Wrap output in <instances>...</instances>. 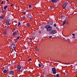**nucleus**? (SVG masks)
Masks as SVG:
<instances>
[{"label": "nucleus", "mask_w": 77, "mask_h": 77, "mask_svg": "<svg viewBox=\"0 0 77 77\" xmlns=\"http://www.w3.org/2000/svg\"><path fill=\"white\" fill-rule=\"evenodd\" d=\"M45 28L47 29V30L48 32H51V30H52V27L51 26H50L49 25H47L45 26Z\"/></svg>", "instance_id": "nucleus-1"}, {"label": "nucleus", "mask_w": 77, "mask_h": 77, "mask_svg": "<svg viewBox=\"0 0 77 77\" xmlns=\"http://www.w3.org/2000/svg\"><path fill=\"white\" fill-rule=\"evenodd\" d=\"M57 33V31L55 29H53L50 31L49 33L50 34H52V35H53L54 34H55V33Z\"/></svg>", "instance_id": "nucleus-2"}, {"label": "nucleus", "mask_w": 77, "mask_h": 77, "mask_svg": "<svg viewBox=\"0 0 77 77\" xmlns=\"http://www.w3.org/2000/svg\"><path fill=\"white\" fill-rule=\"evenodd\" d=\"M5 23L7 26H8L11 23V21L10 19H7L5 22Z\"/></svg>", "instance_id": "nucleus-3"}, {"label": "nucleus", "mask_w": 77, "mask_h": 77, "mask_svg": "<svg viewBox=\"0 0 77 77\" xmlns=\"http://www.w3.org/2000/svg\"><path fill=\"white\" fill-rule=\"evenodd\" d=\"M11 46L12 50L14 51V50H15V45L14 44H12L11 45Z\"/></svg>", "instance_id": "nucleus-4"}, {"label": "nucleus", "mask_w": 77, "mask_h": 77, "mask_svg": "<svg viewBox=\"0 0 77 77\" xmlns=\"http://www.w3.org/2000/svg\"><path fill=\"white\" fill-rule=\"evenodd\" d=\"M21 69V66L20 65H18L17 67V71H20Z\"/></svg>", "instance_id": "nucleus-5"}, {"label": "nucleus", "mask_w": 77, "mask_h": 77, "mask_svg": "<svg viewBox=\"0 0 77 77\" xmlns=\"http://www.w3.org/2000/svg\"><path fill=\"white\" fill-rule=\"evenodd\" d=\"M12 74H14V71L13 70H10L9 71V74L12 75Z\"/></svg>", "instance_id": "nucleus-6"}, {"label": "nucleus", "mask_w": 77, "mask_h": 77, "mask_svg": "<svg viewBox=\"0 0 77 77\" xmlns=\"http://www.w3.org/2000/svg\"><path fill=\"white\" fill-rule=\"evenodd\" d=\"M47 24H50V25H53V22L52 21H51L50 22H47Z\"/></svg>", "instance_id": "nucleus-7"}, {"label": "nucleus", "mask_w": 77, "mask_h": 77, "mask_svg": "<svg viewBox=\"0 0 77 77\" xmlns=\"http://www.w3.org/2000/svg\"><path fill=\"white\" fill-rule=\"evenodd\" d=\"M59 0H52L51 2L52 3H56V2H59Z\"/></svg>", "instance_id": "nucleus-8"}, {"label": "nucleus", "mask_w": 77, "mask_h": 77, "mask_svg": "<svg viewBox=\"0 0 77 77\" xmlns=\"http://www.w3.org/2000/svg\"><path fill=\"white\" fill-rule=\"evenodd\" d=\"M17 32H18V30H16L15 31L13 32V35L14 36V35H15V34H16Z\"/></svg>", "instance_id": "nucleus-9"}, {"label": "nucleus", "mask_w": 77, "mask_h": 77, "mask_svg": "<svg viewBox=\"0 0 77 77\" xmlns=\"http://www.w3.org/2000/svg\"><path fill=\"white\" fill-rule=\"evenodd\" d=\"M56 70H54V71H53V72H53V74H56Z\"/></svg>", "instance_id": "nucleus-10"}, {"label": "nucleus", "mask_w": 77, "mask_h": 77, "mask_svg": "<svg viewBox=\"0 0 77 77\" xmlns=\"http://www.w3.org/2000/svg\"><path fill=\"white\" fill-rule=\"evenodd\" d=\"M3 72V73H4V74H6V73L7 72V70H4Z\"/></svg>", "instance_id": "nucleus-11"}, {"label": "nucleus", "mask_w": 77, "mask_h": 77, "mask_svg": "<svg viewBox=\"0 0 77 77\" xmlns=\"http://www.w3.org/2000/svg\"><path fill=\"white\" fill-rule=\"evenodd\" d=\"M52 71L53 72V71H56V69L55 68H52Z\"/></svg>", "instance_id": "nucleus-12"}, {"label": "nucleus", "mask_w": 77, "mask_h": 77, "mask_svg": "<svg viewBox=\"0 0 77 77\" xmlns=\"http://www.w3.org/2000/svg\"><path fill=\"white\" fill-rule=\"evenodd\" d=\"M63 8L64 9H65L66 8V5L64 4H63Z\"/></svg>", "instance_id": "nucleus-13"}, {"label": "nucleus", "mask_w": 77, "mask_h": 77, "mask_svg": "<svg viewBox=\"0 0 77 77\" xmlns=\"http://www.w3.org/2000/svg\"><path fill=\"white\" fill-rule=\"evenodd\" d=\"M66 23V21H64L63 23V25H65V24Z\"/></svg>", "instance_id": "nucleus-14"}, {"label": "nucleus", "mask_w": 77, "mask_h": 77, "mask_svg": "<svg viewBox=\"0 0 77 77\" xmlns=\"http://www.w3.org/2000/svg\"><path fill=\"white\" fill-rule=\"evenodd\" d=\"M35 49L36 50H37V51H39V49H38V48L37 47L35 48Z\"/></svg>", "instance_id": "nucleus-15"}, {"label": "nucleus", "mask_w": 77, "mask_h": 77, "mask_svg": "<svg viewBox=\"0 0 77 77\" xmlns=\"http://www.w3.org/2000/svg\"><path fill=\"white\" fill-rule=\"evenodd\" d=\"M8 8V6H5L4 7V9H6Z\"/></svg>", "instance_id": "nucleus-16"}, {"label": "nucleus", "mask_w": 77, "mask_h": 77, "mask_svg": "<svg viewBox=\"0 0 77 77\" xmlns=\"http://www.w3.org/2000/svg\"><path fill=\"white\" fill-rule=\"evenodd\" d=\"M26 26H27V27H29L30 26V24L29 23H27L26 24Z\"/></svg>", "instance_id": "nucleus-17"}, {"label": "nucleus", "mask_w": 77, "mask_h": 77, "mask_svg": "<svg viewBox=\"0 0 77 77\" xmlns=\"http://www.w3.org/2000/svg\"><path fill=\"white\" fill-rule=\"evenodd\" d=\"M0 18L2 19H4V17L2 16H0Z\"/></svg>", "instance_id": "nucleus-18"}, {"label": "nucleus", "mask_w": 77, "mask_h": 77, "mask_svg": "<svg viewBox=\"0 0 77 77\" xmlns=\"http://www.w3.org/2000/svg\"><path fill=\"white\" fill-rule=\"evenodd\" d=\"M33 36H36V34L34 33L32 34Z\"/></svg>", "instance_id": "nucleus-19"}, {"label": "nucleus", "mask_w": 77, "mask_h": 77, "mask_svg": "<svg viewBox=\"0 0 77 77\" xmlns=\"http://www.w3.org/2000/svg\"><path fill=\"white\" fill-rule=\"evenodd\" d=\"M64 5H65L66 6V5H68V2H66L65 3H64Z\"/></svg>", "instance_id": "nucleus-20"}, {"label": "nucleus", "mask_w": 77, "mask_h": 77, "mask_svg": "<svg viewBox=\"0 0 77 77\" xmlns=\"http://www.w3.org/2000/svg\"><path fill=\"white\" fill-rule=\"evenodd\" d=\"M23 13L24 14V15H26V12L25 11H23Z\"/></svg>", "instance_id": "nucleus-21"}, {"label": "nucleus", "mask_w": 77, "mask_h": 77, "mask_svg": "<svg viewBox=\"0 0 77 77\" xmlns=\"http://www.w3.org/2000/svg\"><path fill=\"white\" fill-rule=\"evenodd\" d=\"M53 8H54V7L53 6H51L50 7V8L51 9H52Z\"/></svg>", "instance_id": "nucleus-22"}, {"label": "nucleus", "mask_w": 77, "mask_h": 77, "mask_svg": "<svg viewBox=\"0 0 77 77\" xmlns=\"http://www.w3.org/2000/svg\"><path fill=\"white\" fill-rule=\"evenodd\" d=\"M20 39V37L19 36L17 37V38H16V40H18V39Z\"/></svg>", "instance_id": "nucleus-23"}, {"label": "nucleus", "mask_w": 77, "mask_h": 77, "mask_svg": "<svg viewBox=\"0 0 77 77\" xmlns=\"http://www.w3.org/2000/svg\"><path fill=\"white\" fill-rule=\"evenodd\" d=\"M38 66L39 67H41V64L40 63H38Z\"/></svg>", "instance_id": "nucleus-24"}, {"label": "nucleus", "mask_w": 77, "mask_h": 77, "mask_svg": "<svg viewBox=\"0 0 77 77\" xmlns=\"http://www.w3.org/2000/svg\"><path fill=\"white\" fill-rule=\"evenodd\" d=\"M60 17H61V18H62L64 17V16L63 15V16H61Z\"/></svg>", "instance_id": "nucleus-25"}, {"label": "nucleus", "mask_w": 77, "mask_h": 77, "mask_svg": "<svg viewBox=\"0 0 77 77\" xmlns=\"http://www.w3.org/2000/svg\"><path fill=\"white\" fill-rule=\"evenodd\" d=\"M54 27H56V26H57V25H56V24H54Z\"/></svg>", "instance_id": "nucleus-26"}, {"label": "nucleus", "mask_w": 77, "mask_h": 77, "mask_svg": "<svg viewBox=\"0 0 77 77\" xmlns=\"http://www.w3.org/2000/svg\"><path fill=\"white\" fill-rule=\"evenodd\" d=\"M4 34L5 35H6V31H4Z\"/></svg>", "instance_id": "nucleus-27"}, {"label": "nucleus", "mask_w": 77, "mask_h": 77, "mask_svg": "<svg viewBox=\"0 0 77 77\" xmlns=\"http://www.w3.org/2000/svg\"><path fill=\"white\" fill-rule=\"evenodd\" d=\"M59 75L58 74H57L56 75V77H59Z\"/></svg>", "instance_id": "nucleus-28"}, {"label": "nucleus", "mask_w": 77, "mask_h": 77, "mask_svg": "<svg viewBox=\"0 0 77 77\" xmlns=\"http://www.w3.org/2000/svg\"><path fill=\"white\" fill-rule=\"evenodd\" d=\"M20 22H18V26H20Z\"/></svg>", "instance_id": "nucleus-29"}, {"label": "nucleus", "mask_w": 77, "mask_h": 77, "mask_svg": "<svg viewBox=\"0 0 77 77\" xmlns=\"http://www.w3.org/2000/svg\"><path fill=\"white\" fill-rule=\"evenodd\" d=\"M24 70V69H22L21 70V72H22V71H23Z\"/></svg>", "instance_id": "nucleus-30"}, {"label": "nucleus", "mask_w": 77, "mask_h": 77, "mask_svg": "<svg viewBox=\"0 0 77 77\" xmlns=\"http://www.w3.org/2000/svg\"><path fill=\"white\" fill-rule=\"evenodd\" d=\"M13 29L14 30H15L16 28H15V27H13Z\"/></svg>", "instance_id": "nucleus-31"}, {"label": "nucleus", "mask_w": 77, "mask_h": 77, "mask_svg": "<svg viewBox=\"0 0 77 77\" xmlns=\"http://www.w3.org/2000/svg\"><path fill=\"white\" fill-rule=\"evenodd\" d=\"M67 41H69V42L70 41V40L68 38L67 39Z\"/></svg>", "instance_id": "nucleus-32"}, {"label": "nucleus", "mask_w": 77, "mask_h": 77, "mask_svg": "<svg viewBox=\"0 0 77 77\" xmlns=\"http://www.w3.org/2000/svg\"><path fill=\"white\" fill-rule=\"evenodd\" d=\"M29 8H30L32 7V6L31 5H29Z\"/></svg>", "instance_id": "nucleus-33"}, {"label": "nucleus", "mask_w": 77, "mask_h": 77, "mask_svg": "<svg viewBox=\"0 0 77 77\" xmlns=\"http://www.w3.org/2000/svg\"><path fill=\"white\" fill-rule=\"evenodd\" d=\"M28 61H30L31 60V59H28Z\"/></svg>", "instance_id": "nucleus-34"}, {"label": "nucleus", "mask_w": 77, "mask_h": 77, "mask_svg": "<svg viewBox=\"0 0 77 77\" xmlns=\"http://www.w3.org/2000/svg\"><path fill=\"white\" fill-rule=\"evenodd\" d=\"M66 24H69V23H68V22H67L66 23Z\"/></svg>", "instance_id": "nucleus-35"}, {"label": "nucleus", "mask_w": 77, "mask_h": 77, "mask_svg": "<svg viewBox=\"0 0 77 77\" xmlns=\"http://www.w3.org/2000/svg\"><path fill=\"white\" fill-rule=\"evenodd\" d=\"M1 4H3V1H2L1 2Z\"/></svg>", "instance_id": "nucleus-36"}, {"label": "nucleus", "mask_w": 77, "mask_h": 77, "mask_svg": "<svg viewBox=\"0 0 77 77\" xmlns=\"http://www.w3.org/2000/svg\"><path fill=\"white\" fill-rule=\"evenodd\" d=\"M51 37H52V36H49V38H51Z\"/></svg>", "instance_id": "nucleus-37"}, {"label": "nucleus", "mask_w": 77, "mask_h": 77, "mask_svg": "<svg viewBox=\"0 0 77 77\" xmlns=\"http://www.w3.org/2000/svg\"><path fill=\"white\" fill-rule=\"evenodd\" d=\"M72 35H73V36H74V35H75V34L74 33H73L72 34Z\"/></svg>", "instance_id": "nucleus-38"}, {"label": "nucleus", "mask_w": 77, "mask_h": 77, "mask_svg": "<svg viewBox=\"0 0 77 77\" xmlns=\"http://www.w3.org/2000/svg\"><path fill=\"white\" fill-rule=\"evenodd\" d=\"M2 13H4V12H5V11H2Z\"/></svg>", "instance_id": "nucleus-39"}, {"label": "nucleus", "mask_w": 77, "mask_h": 77, "mask_svg": "<svg viewBox=\"0 0 77 77\" xmlns=\"http://www.w3.org/2000/svg\"><path fill=\"white\" fill-rule=\"evenodd\" d=\"M10 6L11 7H12V6H13V5H10Z\"/></svg>", "instance_id": "nucleus-40"}, {"label": "nucleus", "mask_w": 77, "mask_h": 77, "mask_svg": "<svg viewBox=\"0 0 77 77\" xmlns=\"http://www.w3.org/2000/svg\"><path fill=\"white\" fill-rule=\"evenodd\" d=\"M41 66H43V64H41Z\"/></svg>", "instance_id": "nucleus-41"}, {"label": "nucleus", "mask_w": 77, "mask_h": 77, "mask_svg": "<svg viewBox=\"0 0 77 77\" xmlns=\"http://www.w3.org/2000/svg\"><path fill=\"white\" fill-rule=\"evenodd\" d=\"M39 33H41V31H39Z\"/></svg>", "instance_id": "nucleus-42"}, {"label": "nucleus", "mask_w": 77, "mask_h": 77, "mask_svg": "<svg viewBox=\"0 0 77 77\" xmlns=\"http://www.w3.org/2000/svg\"><path fill=\"white\" fill-rule=\"evenodd\" d=\"M69 63H67V65H69Z\"/></svg>", "instance_id": "nucleus-43"}, {"label": "nucleus", "mask_w": 77, "mask_h": 77, "mask_svg": "<svg viewBox=\"0 0 77 77\" xmlns=\"http://www.w3.org/2000/svg\"><path fill=\"white\" fill-rule=\"evenodd\" d=\"M75 36H73L72 37V38H75Z\"/></svg>", "instance_id": "nucleus-44"}, {"label": "nucleus", "mask_w": 77, "mask_h": 77, "mask_svg": "<svg viewBox=\"0 0 77 77\" xmlns=\"http://www.w3.org/2000/svg\"><path fill=\"white\" fill-rule=\"evenodd\" d=\"M7 2H8L9 1V0H6Z\"/></svg>", "instance_id": "nucleus-45"}, {"label": "nucleus", "mask_w": 77, "mask_h": 77, "mask_svg": "<svg viewBox=\"0 0 77 77\" xmlns=\"http://www.w3.org/2000/svg\"><path fill=\"white\" fill-rule=\"evenodd\" d=\"M30 20H32V17H30Z\"/></svg>", "instance_id": "nucleus-46"}, {"label": "nucleus", "mask_w": 77, "mask_h": 77, "mask_svg": "<svg viewBox=\"0 0 77 77\" xmlns=\"http://www.w3.org/2000/svg\"><path fill=\"white\" fill-rule=\"evenodd\" d=\"M30 40H32V38H30Z\"/></svg>", "instance_id": "nucleus-47"}, {"label": "nucleus", "mask_w": 77, "mask_h": 77, "mask_svg": "<svg viewBox=\"0 0 77 77\" xmlns=\"http://www.w3.org/2000/svg\"><path fill=\"white\" fill-rule=\"evenodd\" d=\"M65 65H67V63H65Z\"/></svg>", "instance_id": "nucleus-48"}, {"label": "nucleus", "mask_w": 77, "mask_h": 77, "mask_svg": "<svg viewBox=\"0 0 77 77\" xmlns=\"http://www.w3.org/2000/svg\"><path fill=\"white\" fill-rule=\"evenodd\" d=\"M76 71H77V69H76Z\"/></svg>", "instance_id": "nucleus-49"}, {"label": "nucleus", "mask_w": 77, "mask_h": 77, "mask_svg": "<svg viewBox=\"0 0 77 77\" xmlns=\"http://www.w3.org/2000/svg\"><path fill=\"white\" fill-rule=\"evenodd\" d=\"M67 9H69V8H67Z\"/></svg>", "instance_id": "nucleus-50"}, {"label": "nucleus", "mask_w": 77, "mask_h": 77, "mask_svg": "<svg viewBox=\"0 0 77 77\" xmlns=\"http://www.w3.org/2000/svg\"><path fill=\"white\" fill-rule=\"evenodd\" d=\"M63 39H65V38H63Z\"/></svg>", "instance_id": "nucleus-51"}, {"label": "nucleus", "mask_w": 77, "mask_h": 77, "mask_svg": "<svg viewBox=\"0 0 77 77\" xmlns=\"http://www.w3.org/2000/svg\"><path fill=\"white\" fill-rule=\"evenodd\" d=\"M20 27H21V25H20Z\"/></svg>", "instance_id": "nucleus-52"}, {"label": "nucleus", "mask_w": 77, "mask_h": 77, "mask_svg": "<svg viewBox=\"0 0 77 77\" xmlns=\"http://www.w3.org/2000/svg\"><path fill=\"white\" fill-rule=\"evenodd\" d=\"M76 77H77V75L76 76Z\"/></svg>", "instance_id": "nucleus-53"}]
</instances>
